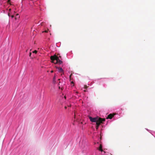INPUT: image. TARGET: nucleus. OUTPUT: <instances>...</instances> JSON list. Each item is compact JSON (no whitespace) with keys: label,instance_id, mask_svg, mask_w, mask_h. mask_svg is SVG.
I'll list each match as a JSON object with an SVG mask.
<instances>
[{"label":"nucleus","instance_id":"dca6fc26","mask_svg":"<svg viewBox=\"0 0 155 155\" xmlns=\"http://www.w3.org/2000/svg\"><path fill=\"white\" fill-rule=\"evenodd\" d=\"M64 108H65V109H67V107H66V106H65V107H64Z\"/></svg>","mask_w":155,"mask_h":155},{"label":"nucleus","instance_id":"0eeeda50","mask_svg":"<svg viewBox=\"0 0 155 155\" xmlns=\"http://www.w3.org/2000/svg\"><path fill=\"white\" fill-rule=\"evenodd\" d=\"M19 18V16L18 15V14H17L16 15V17H15V19H16L17 18Z\"/></svg>","mask_w":155,"mask_h":155},{"label":"nucleus","instance_id":"412c9836","mask_svg":"<svg viewBox=\"0 0 155 155\" xmlns=\"http://www.w3.org/2000/svg\"><path fill=\"white\" fill-rule=\"evenodd\" d=\"M68 107H71V105H69V106H68Z\"/></svg>","mask_w":155,"mask_h":155},{"label":"nucleus","instance_id":"6e6552de","mask_svg":"<svg viewBox=\"0 0 155 155\" xmlns=\"http://www.w3.org/2000/svg\"><path fill=\"white\" fill-rule=\"evenodd\" d=\"M88 86H87L86 85H84V88L85 89H87L88 87Z\"/></svg>","mask_w":155,"mask_h":155},{"label":"nucleus","instance_id":"f03ea898","mask_svg":"<svg viewBox=\"0 0 155 155\" xmlns=\"http://www.w3.org/2000/svg\"><path fill=\"white\" fill-rule=\"evenodd\" d=\"M50 59L52 61V62L55 64L58 63V61L60 60L58 57L55 55L51 56Z\"/></svg>","mask_w":155,"mask_h":155},{"label":"nucleus","instance_id":"7ed1b4c3","mask_svg":"<svg viewBox=\"0 0 155 155\" xmlns=\"http://www.w3.org/2000/svg\"><path fill=\"white\" fill-rule=\"evenodd\" d=\"M114 114H110L107 116V119H111L114 116Z\"/></svg>","mask_w":155,"mask_h":155},{"label":"nucleus","instance_id":"a211bd4d","mask_svg":"<svg viewBox=\"0 0 155 155\" xmlns=\"http://www.w3.org/2000/svg\"><path fill=\"white\" fill-rule=\"evenodd\" d=\"M59 57L61 59V56H59Z\"/></svg>","mask_w":155,"mask_h":155},{"label":"nucleus","instance_id":"a878e982","mask_svg":"<svg viewBox=\"0 0 155 155\" xmlns=\"http://www.w3.org/2000/svg\"><path fill=\"white\" fill-rule=\"evenodd\" d=\"M60 80V79H58V80Z\"/></svg>","mask_w":155,"mask_h":155},{"label":"nucleus","instance_id":"4be33fe9","mask_svg":"<svg viewBox=\"0 0 155 155\" xmlns=\"http://www.w3.org/2000/svg\"><path fill=\"white\" fill-rule=\"evenodd\" d=\"M84 91V92H86V90H85Z\"/></svg>","mask_w":155,"mask_h":155},{"label":"nucleus","instance_id":"20e7f679","mask_svg":"<svg viewBox=\"0 0 155 155\" xmlns=\"http://www.w3.org/2000/svg\"><path fill=\"white\" fill-rule=\"evenodd\" d=\"M57 68L58 69V71L59 72H62L63 73V74H64V71L61 68L57 67Z\"/></svg>","mask_w":155,"mask_h":155},{"label":"nucleus","instance_id":"393cba45","mask_svg":"<svg viewBox=\"0 0 155 155\" xmlns=\"http://www.w3.org/2000/svg\"><path fill=\"white\" fill-rule=\"evenodd\" d=\"M11 10V9H9V11H10V10Z\"/></svg>","mask_w":155,"mask_h":155},{"label":"nucleus","instance_id":"f3484780","mask_svg":"<svg viewBox=\"0 0 155 155\" xmlns=\"http://www.w3.org/2000/svg\"><path fill=\"white\" fill-rule=\"evenodd\" d=\"M31 53H30V55H29V56H31Z\"/></svg>","mask_w":155,"mask_h":155},{"label":"nucleus","instance_id":"39448f33","mask_svg":"<svg viewBox=\"0 0 155 155\" xmlns=\"http://www.w3.org/2000/svg\"><path fill=\"white\" fill-rule=\"evenodd\" d=\"M98 150H100L101 152L103 151V150L102 149V146L101 144H100L99 147L98 148Z\"/></svg>","mask_w":155,"mask_h":155},{"label":"nucleus","instance_id":"1a4fd4ad","mask_svg":"<svg viewBox=\"0 0 155 155\" xmlns=\"http://www.w3.org/2000/svg\"><path fill=\"white\" fill-rule=\"evenodd\" d=\"M33 52V53L36 54L37 52V51L36 50H35Z\"/></svg>","mask_w":155,"mask_h":155},{"label":"nucleus","instance_id":"6ab92c4d","mask_svg":"<svg viewBox=\"0 0 155 155\" xmlns=\"http://www.w3.org/2000/svg\"><path fill=\"white\" fill-rule=\"evenodd\" d=\"M64 98H65V99H66V96H64Z\"/></svg>","mask_w":155,"mask_h":155},{"label":"nucleus","instance_id":"2eb2a0df","mask_svg":"<svg viewBox=\"0 0 155 155\" xmlns=\"http://www.w3.org/2000/svg\"><path fill=\"white\" fill-rule=\"evenodd\" d=\"M14 15H12L11 16V17H12V18H14Z\"/></svg>","mask_w":155,"mask_h":155},{"label":"nucleus","instance_id":"9d476101","mask_svg":"<svg viewBox=\"0 0 155 155\" xmlns=\"http://www.w3.org/2000/svg\"><path fill=\"white\" fill-rule=\"evenodd\" d=\"M53 83L54 84L56 82V79H53Z\"/></svg>","mask_w":155,"mask_h":155},{"label":"nucleus","instance_id":"f8f14e48","mask_svg":"<svg viewBox=\"0 0 155 155\" xmlns=\"http://www.w3.org/2000/svg\"><path fill=\"white\" fill-rule=\"evenodd\" d=\"M71 85H73L72 86H74V82H73V81H72L71 82Z\"/></svg>","mask_w":155,"mask_h":155},{"label":"nucleus","instance_id":"aec40b11","mask_svg":"<svg viewBox=\"0 0 155 155\" xmlns=\"http://www.w3.org/2000/svg\"><path fill=\"white\" fill-rule=\"evenodd\" d=\"M51 73H53V71H52H52H51Z\"/></svg>","mask_w":155,"mask_h":155},{"label":"nucleus","instance_id":"4468645a","mask_svg":"<svg viewBox=\"0 0 155 155\" xmlns=\"http://www.w3.org/2000/svg\"><path fill=\"white\" fill-rule=\"evenodd\" d=\"M72 74H71L70 75L69 77L70 79H71V76H72Z\"/></svg>","mask_w":155,"mask_h":155},{"label":"nucleus","instance_id":"5701e85b","mask_svg":"<svg viewBox=\"0 0 155 155\" xmlns=\"http://www.w3.org/2000/svg\"><path fill=\"white\" fill-rule=\"evenodd\" d=\"M59 88L60 89V86L59 87Z\"/></svg>","mask_w":155,"mask_h":155},{"label":"nucleus","instance_id":"b1692460","mask_svg":"<svg viewBox=\"0 0 155 155\" xmlns=\"http://www.w3.org/2000/svg\"><path fill=\"white\" fill-rule=\"evenodd\" d=\"M10 1V0H8V2Z\"/></svg>","mask_w":155,"mask_h":155},{"label":"nucleus","instance_id":"ddd939ff","mask_svg":"<svg viewBox=\"0 0 155 155\" xmlns=\"http://www.w3.org/2000/svg\"><path fill=\"white\" fill-rule=\"evenodd\" d=\"M53 79H56V77L55 75H54V76Z\"/></svg>","mask_w":155,"mask_h":155},{"label":"nucleus","instance_id":"423d86ee","mask_svg":"<svg viewBox=\"0 0 155 155\" xmlns=\"http://www.w3.org/2000/svg\"><path fill=\"white\" fill-rule=\"evenodd\" d=\"M58 63L59 64H61L62 63V61L61 60H59L58 61Z\"/></svg>","mask_w":155,"mask_h":155},{"label":"nucleus","instance_id":"9b49d317","mask_svg":"<svg viewBox=\"0 0 155 155\" xmlns=\"http://www.w3.org/2000/svg\"><path fill=\"white\" fill-rule=\"evenodd\" d=\"M48 30L47 29V30H46L45 31H43V32H45L47 33V32H48Z\"/></svg>","mask_w":155,"mask_h":155},{"label":"nucleus","instance_id":"f257e3e1","mask_svg":"<svg viewBox=\"0 0 155 155\" xmlns=\"http://www.w3.org/2000/svg\"><path fill=\"white\" fill-rule=\"evenodd\" d=\"M89 118L90 121L96 123V129H97L100 124L102 123V122L105 121V119L104 118H102L98 117L93 118L91 117H89Z\"/></svg>","mask_w":155,"mask_h":155}]
</instances>
